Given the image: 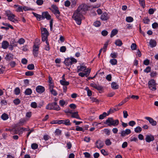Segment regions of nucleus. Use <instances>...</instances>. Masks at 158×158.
I'll use <instances>...</instances> for the list:
<instances>
[{
    "instance_id": "1",
    "label": "nucleus",
    "mask_w": 158,
    "mask_h": 158,
    "mask_svg": "<svg viewBox=\"0 0 158 158\" xmlns=\"http://www.w3.org/2000/svg\"><path fill=\"white\" fill-rule=\"evenodd\" d=\"M83 14L79 11L76 10L74 13L72 18L76 21L77 24L80 25L81 23L82 19H84L83 16Z\"/></svg>"
},
{
    "instance_id": "2",
    "label": "nucleus",
    "mask_w": 158,
    "mask_h": 158,
    "mask_svg": "<svg viewBox=\"0 0 158 158\" xmlns=\"http://www.w3.org/2000/svg\"><path fill=\"white\" fill-rule=\"evenodd\" d=\"M40 44V40L36 39L33 47V53L34 57L38 56Z\"/></svg>"
},
{
    "instance_id": "3",
    "label": "nucleus",
    "mask_w": 158,
    "mask_h": 158,
    "mask_svg": "<svg viewBox=\"0 0 158 158\" xmlns=\"http://www.w3.org/2000/svg\"><path fill=\"white\" fill-rule=\"evenodd\" d=\"M105 123L109 126L115 127L118 124L119 121L118 119L114 120L112 118H109L106 120Z\"/></svg>"
},
{
    "instance_id": "4",
    "label": "nucleus",
    "mask_w": 158,
    "mask_h": 158,
    "mask_svg": "<svg viewBox=\"0 0 158 158\" xmlns=\"http://www.w3.org/2000/svg\"><path fill=\"white\" fill-rule=\"evenodd\" d=\"M47 109L48 110H54L57 111H59L60 110V108L59 106L57 104L56 102L48 104L46 107Z\"/></svg>"
},
{
    "instance_id": "5",
    "label": "nucleus",
    "mask_w": 158,
    "mask_h": 158,
    "mask_svg": "<svg viewBox=\"0 0 158 158\" xmlns=\"http://www.w3.org/2000/svg\"><path fill=\"white\" fill-rule=\"evenodd\" d=\"M77 62V60L75 59L73 57H71L65 59L64 63L66 66H69Z\"/></svg>"
},
{
    "instance_id": "6",
    "label": "nucleus",
    "mask_w": 158,
    "mask_h": 158,
    "mask_svg": "<svg viewBox=\"0 0 158 158\" xmlns=\"http://www.w3.org/2000/svg\"><path fill=\"white\" fill-rule=\"evenodd\" d=\"M6 14L8 17V19L13 22L17 21V20L15 18V15L13 14L10 10L6 11Z\"/></svg>"
},
{
    "instance_id": "7",
    "label": "nucleus",
    "mask_w": 158,
    "mask_h": 158,
    "mask_svg": "<svg viewBox=\"0 0 158 158\" xmlns=\"http://www.w3.org/2000/svg\"><path fill=\"white\" fill-rule=\"evenodd\" d=\"M148 85L149 88L151 90L155 91L156 89V84L154 80L152 79L149 81L148 83Z\"/></svg>"
},
{
    "instance_id": "8",
    "label": "nucleus",
    "mask_w": 158,
    "mask_h": 158,
    "mask_svg": "<svg viewBox=\"0 0 158 158\" xmlns=\"http://www.w3.org/2000/svg\"><path fill=\"white\" fill-rule=\"evenodd\" d=\"M85 72V73H89L90 72V70L89 69H86V67L82 65L77 67V72Z\"/></svg>"
},
{
    "instance_id": "9",
    "label": "nucleus",
    "mask_w": 158,
    "mask_h": 158,
    "mask_svg": "<svg viewBox=\"0 0 158 158\" xmlns=\"http://www.w3.org/2000/svg\"><path fill=\"white\" fill-rule=\"evenodd\" d=\"M87 9V5L85 4H82L78 6L77 10L84 14L85 11Z\"/></svg>"
},
{
    "instance_id": "10",
    "label": "nucleus",
    "mask_w": 158,
    "mask_h": 158,
    "mask_svg": "<svg viewBox=\"0 0 158 158\" xmlns=\"http://www.w3.org/2000/svg\"><path fill=\"white\" fill-rule=\"evenodd\" d=\"M51 7L52 8L51 9L54 15L60 14V12L58 9V7L55 5H52Z\"/></svg>"
},
{
    "instance_id": "11",
    "label": "nucleus",
    "mask_w": 158,
    "mask_h": 158,
    "mask_svg": "<svg viewBox=\"0 0 158 158\" xmlns=\"http://www.w3.org/2000/svg\"><path fill=\"white\" fill-rule=\"evenodd\" d=\"M110 18V15L107 13L105 12L103 13L101 16L100 19L102 21H106Z\"/></svg>"
},
{
    "instance_id": "12",
    "label": "nucleus",
    "mask_w": 158,
    "mask_h": 158,
    "mask_svg": "<svg viewBox=\"0 0 158 158\" xmlns=\"http://www.w3.org/2000/svg\"><path fill=\"white\" fill-rule=\"evenodd\" d=\"M42 14V19H44L45 18H46L47 20H49L51 19V16L48 12L46 11L43 12Z\"/></svg>"
},
{
    "instance_id": "13",
    "label": "nucleus",
    "mask_w": 158,
    "mask_h": 158,
    "mask_svg": "<svg viewBox=\"0 0 158 158\" xmlns=\"http://www.w3.org/2000/svg\"><path fill=\"white\" fill-rule=\"evenodd\" d=\"M145 118L148 121L149 123L153 126H155L157 124L156 122L152 118L146 117H145Z\"/></svg>"
},
{
    "instance_id": "14",
    "label": "nucleus",
    "mask_w": 158,
    "mask_h": 158,
    "mask_svg": "<svg viewBox=\"0 0 158 158\" xmlns=\"http://www.w3.org/2000/svg\"><path fill=\"white\" fill-rule=\"evenodd\" d=\"M59 124H63L66 126L71 125L70 120L68 119L59 120Z\"/></svg>"
},
{
    "instance_id": "15",
    "label": "nucleus",
    "mask_w": 158,
    "mask_h": 158,
    "mask_svg": "<svg viewBox=\"0 0 158 158\" xmlns=\"http://www.w3.org/2000/svg\"><path fill=\"white\" fill-rule=\"evenodd\" d=\"M45 88L43 86L39 85L36 88V90L37 93L41 94L44 92L45 91Z\"/></svg>"
},
{
    "instance_id": "16",
    "label": "nucleus",
    "mask_w": 158,
    "mask_h": 158,
    "mask_svg": "<svg viewBox=\"0 0 158 158\" xmlns=\"http://www.w3.org/2000/svg\"><path fill=\"white\" fill-rule=\"evenodd\" d=\"M145 139L147 142L149 143L153 141L154 139V136L151 135H146Z\"/></svg>"
},
{
    "instance_id": "17",
    "label": "nucleus",
    "mask_w": 158,
    "mask_h": 158,
    "mask_svg": "<svg viewBox=\"0 0 158 158\" xmlns=\"http://www.w3.org/2000/svg\"><path fill=\"white\" fill-rule=\"evenodd\" d=\"M131 133V131L130 129H126L125 131H122L121 132L120 134L121 136L123 137H124L125 136Z\"/></svg>"
},
{
    "instance_id": "18",
    "label": "nucleus",
    "mask_w": 158,
    "mask_h": 158,
    "mask_svg": "<svg viewBox=\"0 0 158 158\" xmlns=\"http://www.w3.org/2000/svg\"><path fill=\"white\" fill-rule=\"evenodd\" d=\"M13 55L11 53L7 54L5 58V59L7 61H10L13 60Z\"/></svg>"
},
{
    "instance_id": "19",
    "label": "nucleus",
    "mask_w": 158,
    "mask_h": 158,
    "mask_svg": "<svg viewBox=\"0 0 158 158\" xmlns=\"http://www.w3.org/2000/svg\"><path fill=\"white\" fill-rule=\"evenodd\" d=\"M90 85L92 87L98 90H101L102 89V88L101 86H100L99 85H97L94 83H91L90 84Z\"/></svg>"
},
{
    "instance_id": "20",
    "label": "nucleus",
    "mask_w": 158,
    "mask_h": 158,
    "mask_svg": "<svg viewBox=\"0 0 158 158\" xmlns=\"http://www.w3.org/2000/svg\"><path fill=\"white\" fill-rule=\"evenodd\" d=\"M71 117L73 118H76L78 119H81V118L78 115V112L77 111L74 112H72Z\"/></svg>"
},
{
    "instance_id": "21",
    "label": "nucleus",
    "mask_w": 158,
    "mask_h": 158,
    "mask_svg": "<svg viewBox=\"0 0 158 158\" xmlns=\"http://www.w3.org/2000/svg\"><path fill=\"white\" fill-rule=\"evenodd\" d=\"M9 45V43L7 41H4L2 43V47L4 49H6L8 47Z\"/></svg>"
},
{
    "instance_id": "22",
    "label": "nucleus",
    "mask_w": 158,
    "mask_h": 158,
    "mask_svg": "<svg viewBox=\"0 0 158 158\" xmlns=\"http://www.w3.org/2000/svg\"><path fill=\"white\" fill-rule=\"evenodd\" d=\"M41 35H48V32L46 28L41 29Z\"/></svg>"
},
{
    "instance_id": "23",
    "label": "nucleus",
    "mask_w": 158,
    "mask_h": 158,
    "mask_svg": "<svg viewBox=\"0 0 158 158\" xmlns=\"http://www.w3.org/2000/svg\"><path fill=\"white\" fill-rule=\"evenodd\" d=\"M104 143L103 142L101 141H97L96 142V145L98 148H102L103 146Z\"/></svg>"
},
{
    "instance_id": "24",
    "label": "nucleus",
    "mask_w": 158,
    "mask_h": 158,
    "mask_svg": "<svg viewBox=\"0 0 158 158\" xmlns=\"http://www.w3.org/2000/svg\"><path fill=\"white\" fill-rule=\"evenodd\" d=\"M32 14L34 15L36 18L39 21H40L42 19V15H40L36 13L33 12H32Z\"/></svg>"
},
{
    "instance_id": "25",
    "label": "nucleus",
    "mask_w": 158,
    "mask_h": 158,
    "mask_svg": "<svg viewBox=\"0 0 158 158\" xmlns=\"http://www.w3.org/2000/svg\"><path fill=\"white\" fill-rule=\"evenodd\" d=\"M149 44L151 47L152 48L156 46V41L153 40H150Z\"/></svg>"
},
{
    "instance_id": "26",
    "label": "nucleus",
    "mask_w": 158,
    "mask_h": 158,
    "mask_svg": "<svg viewBox=\"0 0 158 158\" xmlns=\"http://www.w3.org/2000/svg\"><path fill=\"white\" fill-rule=\"evenodd\" d=\"M111 86L112 88L113 89H117L118 88V85L115 82L112 83Z\"/></svg>"
},
{
    "instance_id": "27",
    "label": "nucleus",
    "mask_w": 158,
    "mask_h": 158,
    "mask_svg": "<svg viewBox=\"0 0 158 158\" xmlns=\"http://www.w3.org/2000/svg\"><path fill=\"white\" fill-rule=\"evenodd\" d=\"M42 38V40L43 41H45L47 45L48 44V35H41Z\"/></svg>"
},
{
    "instance_id": "28",
    "label": "nucleus",
    "mask_w": 158,
    "mask_h": 158,
    "mask_svg": "<svg viewBox=\"0 0 158 158\" xmlns=\"http://www.w3.org/2000/svg\"><path fill=\"white\" fill-rule=\"evenodd\" d=\"M24 93L26 95H30L32 93V91L31 89L28 88L25 90Z\"/></svg>"
},
{
    "instance_id": "29",
    "label": "nucleus",
    "mask_w": 158,
    "mask_h": 158,
    "mask_svg": "<svg viewBox=\"0 0 158 158\" xmlns=\"http://www.w3.org/2000/svg\"><path fill=\"white\" fill-rule=\"evenodd\" d=\"M1 118L3 120H6L8 118L9 116L7 114L4 113L2 115Z\"/></svg>"
},
{
    "instance_id": "30",
    "label": "nucleus",
    "mask_w": 158,
    "mask_h": 158,
    "mask_svg": "<svg viewBox=\"0 0 158 158\" xmlns=\"http://www.w3.org/2000/svg\"><path fill=\"white\" fill-rule=\"evenodd\" d=\"M60 84L63 86H67L69 84V82L66 81V80L60 81Z\"/></svg>"
},
{
    "instance_id": "31",
    "label": "nucleus",
    "mask_w": 158,
    "mask_h": 158,
    "mask_svg": "<svg viewBox=\"0 0 158 158\" xmlns=\"http://www.w3.org/2000/svg\"><path fill=\"white\" fill-rule=\"evenodd\" d=\"M115 44L116 45L118 46H121L123 44L122 41L119 39L116 40Z\"/></svg>"
},
{
    "instance_id": "32",
    "label": "nucleus",
    "mask_w": 158,
    "mask_h": 158,
    "mask_svg": "<svg viewBox=\"0 0 158 158\" xmlns=\"http://www.w3.org/2000/svg\"><path fill=\"white\" fill-rule=\"evenodd\" d=\"M77 0H70V2L71 3V7L72 8L74 7L77 3Z\"/></svg>"
},
{
    "instance_id": "33",
    "label": "nucleus",
    "mask_w": 158,
    "mask_h": 158,
    "mask_svg": "<svg viewBox=\"0 0 158 158\" xmlns=\"http://www.w3.org/2000/svg\"><path fill=\"white\" fill-rule=\"evenodd\" d=\"M110 62L112 65H115L117 64V61L116 59H112L110 60Z\"/></svg>"
},
{
    "instance_id": "34",
    "label": "nucleus",
    "mask_w": 158,
    "mask_h": 158,
    "mask_svg": "<svg viewBox=\"0 0 158 158\" xmlns=\"http://www.w3.org/2000/svg\"><path fill=\"white\" fill-rule=\"evenodd\" d=\"M118 110V108L116 109L115 108H110L109 111H108V114L111 113H113L115 111H117Z\"/></svg>"
},
{
    "instance_id": "35",
    "label": "nucleus",
    "mask_w": 158,
    "mask_h": 158,
    "mask_svg": "<svg viewBox=\"0 0 158 158\" xmlns=\"http://www.w3.org/2000/svg\"><path fill=\"white\" fill-rule=\"evenodd\" d=\"M118 32V30L116 29H114L111 32V35H110V37H112L113 36L115 35Z\"/></svg>"
},
{
    "instance_id": "36",
    "label": "nucleus",
    "mask_w": 158,
    "mask_h": 158,
    "mask_svg": "<svg viewBox=\"0 0 158 158\" xmlns=\"http://www.w3.org/2000/svg\"><path fill=\"white\" fill-rule=\"evenodd\" d=\"M108 114L104 112L102 114H100L99 116V119H103L105 117H106Z\"/></svg>"
},
{
    "instance_id": "37",
    "label": "nucleus",
    "mask_w": 158,
    "mask_h": 158,
    "mask_svg": "<svg viewBox=\"0 0 158 158\" xmlns=\"http://www.w3.org/2000/svg\"><path fill=\"white\" fill-rule=\"evenodd\" d=\"M17 130L18 131V132L16 133H19V134H21L22 133L23 131H27L26 128H24V127H22L18 128L17 129Z\"/></svg>"
},
{
    "instance_id": "38",
    "label": "nucleus",
    "mask_w": 158,
    "mask_h": 158,
    "mask_svg": "<svg viewBox=\"0 0 158 158\" xmlns=\"http://www.w3.org/2000/svg\"><path fill=\"white\" fill-rule=\"evenodd\" d=\"M15 7H18V8L16 10V11L17 12H22L23 11V7L20 6L18 5H15L14 6Z\"/></svg>"
},
{
    "instance_id": "39",
    "label": "nucleus",
    "mask_w": 158,
    "mask_h": 158,
    "mask_svg": "<svg viewBox=\"0 0 158 158\" xmlns=\"http://www.w3.org/2000/svg\"><path fill=\"white\" fill-rule=\"evenodd\" d=\"M126 21L128 23H131L132 22L133 20V19L132 17L129 16L127 17L126 18Z\"/></svg>"
},
{
    "instance_id": "40",
    "label": "nucleus",
    "mask_w": 158,
    "mask_h": 158,
    "mask_svg": "<svg viewBox=\"0 0 158 158\" xmlns=\"http://www.w3.org/2000/svg\"><path fill=\"white\" fill-rule=\"evenodd\" d=\"M14 91L16 95H18L20 93V90L19 88L17 87L15 89Z\"/></svg>"
},
{
    "instance_id": "41",
    "label": "nucleus",
    "mask_w": 158,
    "mask_h": 158,
    "mask_svg": "<svg viewBox=\"0 0 158 158\" xmlns=\"http://www.w3.org/2000/svg\"><path fill=\"white\" fill-rule=\"evenodd\" d=\"M142 131L141 128L139 126L136 127L135 129V131L136 133H139Z\"/></svg>"
},
{
    "instance_id": "42",
    "label": "nucleus",
    "mask_w": 158,
    "mask_h": 158,
    "mask_svg": "<svg viewBox=\"0 0 158 158\" xmlns=\"http://www.w3.org/2000/svg\"><path fill=\"white\" fill-rule=\"evenodd\" d=\"M139 3L143 8L145 7V2L144 0H139Z\"/></svg>"
},
{
    "instance_id": "43",
    "label": "nucleus",
    "mask_w": 158,
    "mask_h": 158,
    "mask_svg": "<svg viewBox=\"0 0 158 158\" xmlns=\"http://www.w3.org/2000/svg\"><path fill=\"white\" fill-rule=\"evenodd\" d=\"M50 91L51 94L54 96H56L57 94V93L56 91L53 89H51L50 90Z\"/></svg>"
},
{
    "instance_id": "44",
    "label": "nucleus",
    "mask_w": 158,
    "mask_h": 158,
    "mask_svg": "<svg viewBox=\"0 0 158 158\" xmlns=\"http://www.w3.org/2000/svg\"><path fill=\"white\" fill-rule=\"evenodd\" d=\"M151 71V68L149 66H148L146 69L144 70V72L147 73H148L150 72Z\"/></svg>"
},
{
    "instance_id": "45",
    "label": "nucleus",
    "mask_w": 158,
    "mask_h": 158,
    "mask_svg": "<svg viewBox=\"0 0 158 158\" xmlns=\"http://www.w3.org/2000/svg\"><path fill=\"white\" fill-rule=\"evenodd\" d=\"M94 25L96 27H99L101 25V22L99 21H96L94 23Z\"/></svg>"
},
{
    "instance_id": "46",
    "label": "nucleus",
    "mask_w": 158,
    "mask_h": 158,
    "mask_svg": "<svg viewBox=\"0 0 158 158\" xmlns=\"http://www.w3.org/2000/svg\"><path fill=\"white\" fill-rule=\"evenodd\" d=\"M101 152L102 153L104 156L107 155L108 154V152L107 151H106L105 149H102L101 150Z\"/></svg>"
},
{
    "instance_id": "47",
    "label": "nucleus",
    "mask_w": 158,
    "mask_h": 158,
    "mask_svg": "<svg viewBox=\"0 0 158 158\" xmlns=\"http://www.w3.org/2000/svg\"><path fill=\"white\" fill-rule=\"evenodd\" d=\"M27 68L29 70H33L34 68V65L33 64H29L27 66Z\"/></svg>"
},
{
    "instance_id": "48",
    "label": "nucleus",
    "mask_w": 158,
    "mask_h": 158,
    "mask_svg": "<svg viewBox=\"0 0 158 158\" xmlns=\"http://www.w3.org/2000/svg\"><path fill=\"white\" fill-rule=\"evenodd\" d=\"M61 131L58 129H56L55 131V133L56 135H60L61 134Z\"/></svg>"
},
{
    "instance_id": "49",
    "label": "nucleus",
    "mask_w": 158,
    "mask_h": 158,
    "mask_svg": "<svg viewBox=\"0 0 158 158\" xmlns=\"http://www.w3.org/2000/svg\"><path fill=\"white\" fill-rule=\"evenodd\" d=\"M117 53L114 52L111 53L110 54V56L112 58L114 59L117 57Z\"/></svg>"
},
{
    "instance_id": "50",
    "label": "nucleus",
    "mask_w": 158,
    "mask_h": 158,
    "mask_svg": "<svg viewBox=\"0 0 158 158\" xmlns=\"http://www.w3.org/2000/svg\"><path fill=\"white\" fill-rule=\"evenodd\" d=\"M88 73H87V72H86L85 73H82V72H80L79 73L78 75H79V76L81 77H83L85 76H87V75Z\"/></svg>"
},
{
    "instance_id": "51",
    "label": "nucleus",
    "mask_w": 158,
    "mask_h": 158,
    "mask_svg": "<svg viewBox=\"0 0 158 158\" xmlns=\"http://www.w3.org/2000/svg\"><path fill=\"white\" fill-rule=\"evenodd\" d=\"M70 4V2L68 0L64 2V5L66 7H69Z\"/></svg>"
},
{
    "instance_id": "52",
    "label": "nucleus",
    "mask_w": 158,
    "mask_h": 158,
    "mask_svg": "<svg viewBox=\"0 0 158 158\" xmlns=\"http://www.w3.org/2000/svg\"><path fill=\"white\" fill-rule=\"evenodd\" d=\"M66 48L65 47V46H62L60 48V52H65L66 51Z\"/></svg>"
},
{
    "instance_id": "53",
    "label": "nucleus",
    "mask_w": 158,
    "mask_h": 158,
    "mask_svg": "<svg viewBox=\"0 0 158 158\" xmlns=\"http://www.w3.org/2000/svg\"><path fill=\"white\" fill-rule=\"evenodd\" d=\"M34 74V73L32 71H27L25 73V75L27 76H31L33 75Z\"/></svg>"
},
{
    "instance_id": "54",
    "label": "nucleus",
    "mask_w": 158,
    "mask_h": 158,
    "mask_svg": "<svg viewBox=\"0 0 158 158\" xmlns=\"http://www.w3.org/2000/svg\"><path fill=\"white\" fill-rule=\"evenodd\" d=\"M44 2L43 0H37L36 1V3L38 5H42Z\"/></svg>"
},
{
    "instance_id": "55",
    "label": "nucleus",
    "mask_w": 158,
    "mask_h": 158,
    "mask_svg": "<svg viewBox=\"0 0 158 158\" xmlns=\"http://www.w3.org/2000/svg\"><path fill=\"white\" fill-rule=\"evenodd\" d=\"M157 73L156 72L152 71L151 72L150 75L151 77H154L156 76Z\"/></svg>"
},
{
    "instance_id": "56",
    "label": "nucleus",
    "mask_w": 158,
    "mask_h": 158,
    "mask_svg": "<svg viewBox=\"0 0 158 158\" xmlns=\"http://www.w3.org/2000/svg\"><path fill=\"white\" fill-rule=\"evenodd\" d=\"M137 45L133 43L131 45V48L132 50H135L136 49Z\"/></svg>"
},
{
    "instance_id": "57",
    "label": "nucleus",
    "mask_w": 158,
    "mask_h": 158,
    "mask_svg": "<svg viewBox=\"0 0 158 158\" xmlns=\"http://www.w3.org/2000/svg\"><path fill=\"white\" fill-rule=\"evenodd\" d=\"M108 45V42H106L104 44L103 47V48H102L103 52H105L106 51Z\"/></svg>"
},
{
    "instance_id": "58",
    "label": "nucleus",
    "mask_w": 158,
    "mask_h": 158,
    "mask_svg": "<svg viewBox=\"0 0 158 158\" xmlns=\"http://www.w3.org/2000/svg\"><path fill=\"white\" fill-rule=\"evenodd\" d=\"M25 42V40L23 38H21L19 39L18 42L20 44H23Z\"/></svg>"
},
{
    "instance_id": "59",
    "label": "nucleus",
    "mask_w": 158,
    "mask_h": 158,
    "mask_svg": "<svg viewBox=\"0 0 158 158\" xmlns=\"http://www.w3.org/2000/svg\"><path fill=\"white\" fill-rule=\"evenodd\" d=\"M135 124L136 123L134 121H130L128 123L129 125L131 127H133Z\"/></svg>"
},
{
    "instance_id": "60",
    "label": "nucleus",
    "mask_w": 158,
    "mask_h": 158,
    "mask_svg": "<svg viewBox=\"0 0 158 158\" xmlns=\"http://www.w3.org/2000/svg\"><path fill=\"white\" fill-rule=\"evenodd\" d=\"M123 117L124 118H127L128 116L127 111L126 110H124L123 111Z\"/></svg>"
},
{
    "instance_id": "61",
    "label": "nucleus",
    "mask_w": 158,
    "mask_h": 158,
    "mask_svg": "<svg viewBox=\"0 0 158 158\" xmlns=\"http://www.w3.org/2000/svg\"><path fill=\"white\" fill-rule=\"evenodd\" d=\"M9 64L10 66L12 68L14 67L16 65V63L14 61L10 62Z\"/></svg>"
},
{
    "instance_id": "62",
    "label": "nucleus",
    "mask_w": 158,
    "mask_h": 158,
    "mask_svg": "<svg viewBox=\"0 0 158 158\" xmlns=\"http://www.w3.org/2000/svg\"><path fill=\"white\" fill-rule=\"evenodd\" d=\"M37 106V103L35 102H32L31 104V106L34 108H36Z\"/></svg>"
},
{
    "instance_id": "63",
    "label": "nucleus",
    "mask_w": 158,
    "mask_h": 158,
    "mask_svg": "<svg viewBox=\"0 0 158 158\" xmlns=\"http://www.w3.org/2000/svg\"><path fill=\"white\" fill-rule=\"evenodd\" d=\"M144 23H145L148 24L150 20L148 19V17L145 18L143 19Z\"/></svg>"
},
{
    "instance_id": "64",
    "label": "nucleus",
    "mask_w": 158,
    "mask_h": 158,
    "mask_svg": "<svg viewBox=\"0 0 158 158\" xmlns=\"http://www.w3.org/2000/svg\"><path fill=\"white\" fill-rule=\"evenodd\" d=\"M152 27L154 29H156L158 27V24L157 23H154L152 24Z\"/></svg>"
}]
</instances>
